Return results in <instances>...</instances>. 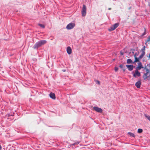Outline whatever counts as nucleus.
<instances>
[{"instance_id": "obj_1", "label": "nucleus", "mask_w": 150, "mask_h": 150, "mask_svg": "<svg viewBox=\"0 0 150 150\" xmlns=\"http://www.w3.org/2000/svg\"><path fill=\"white\" fill-rule=\"evenodd\" d=\"M145 69L146 70V73L143 76V77L144 79H146L148 77L150 76V71L147 68H145Z\"/></svg>"}, {"instance_id": "obj_2", "label": "nucleus", "mask_w": 150, "mask_h": 150, "mask_svg": "<svg viewBox=\"0 0 150 150\" xmlns=\"http://www.w3.org/2000/svg\"><path fill=\"white\" fill-rule=\"evenodd\" d=\"M119 26V24L118 23H116L112 25L108 29L109 31H112L115 30Z\"/></svg>"}, {"instance_id": "obj_3", "label": "nucleus", "mask_w": 150, "mask_h": 150, "mask_svg": "<svg viewBox=\"0 0 150 150\" xmlns=\"http://www.w3.org/2000/svg\"><path fill=\"white\" fill-rule=\"evenodd\" d=\"M119 26V24L118 23H116L112 25L108 29L109 31H112L115 30Z\"/></svg>"}, {"instance_id": "obj_4", "label": "nucleus", "mask_w": 150, "mask_h": 150, "mask_svg": "<svg viewBox=\"0 0 150 150\" xmlns=\"http://www.w3.org/2000/svg\"><path fill=\"white\" fill-rule=\"evenodd\" d=\"M86 8L85 5H83L82 10V16H85L86 14Z\"/></svg>"}, {"instance_id": "obj_5", "label": "nucleus", "mask_w": 150, "mask_h": 150, "mask_svg": "<svg viewBox=\"0 0 150 150\" xmlns=\"http://www.w3.org/2000/svg\"><path fill=\"white\" fill-rule=\"evenodd\" d=\"M75 26V24L73 23H71L68 24L66 26V28L68 30L72 29Z\"/></svg>"}, {"instance_id": "obj_6", "label": "nucleus", "mask_w": 150, "mask_h": 150, "mask_svg": "<svg viewBox=\"0 0 150 150\" xmlns=\"http://www.w3.org/2000/svg\"><path fill=\"white\" fill-rule=\"evenodd\" d=\"M133 76L134 77H136L137 76H140V74L138 70L136 69L135 71V73L133 74Z\"/></svg>"}, {"instance_id": "obj_7", "label": "nucleus", "mask_w": 150, "mask_h": 150, "mask_svg": "<svg viewBox=\"0 0 150 150\" xmlns=\"http://www.w3.org/2000/svg\"><path fill=\"white\" fill-rule=\"evenodd\" d=\"M93 109L95 111L99 112H102V110L101 108L97 107H94Z\"/></svg>"}, {"instance_id": "obj_8", "label": "nucleus", "mask_w": 150, "mask_h": 150, "mask_svg": "<svg viewBox=\"0 0 150 150\" xmlns=\"http://www.w3.org/2000/svg\"><path fill=\"white\" fill-rule=\"evenodd\" d=\"M40 44L38 42H37L34 45L33 48L34 49H38L39 47H41Z\"/></svg>"}, {"instance_id": "obj_9", "label": "nucleus", "mask_w": 150, "mask_h": 150, "mask_svg": "<svg viewBox=\"0 0 150 150\" xmlns=\"http://www.w3.org/2000/svg\"><path fill=\"white\" fill-rule=\"evenodd\" d=\"M143 68V67L142 66V63L141 62H139L138 63V66L137 67L136 69L140 70Z\"/></svg>"}, {"instance_id": "obj_10", "label": "nucleus", "mask_w": 150, "mask_h": 150, "mask_svg": "<svg viewBox=\"0 0 150 150\" xmlns=\"http://www.w3.org/2000/svg\"><path fill=\"white\" fill-rule=\"evenodd\" d=\"M126 66L128 68V69L130 71H132L133 70L134 67V66L133 65H127Z\"/></svg>"}, {"instance_id": "obj_11", "label": "nucleus", "mask_w": 150, "mask_h": 150, "mask_svg": "<svg viewBox=\"0 0 150 150\" xmlns=\"http://www.w3.org/2000/svg\"><path fill=\"white\" fill-rule=\"evenodd\" d=\"M141 83V81H138L136 83L135 85L137 87V88H139L140 87Z\"/></svg>"}, {"instance_id": "obj_12", "label": "nucleus", "mask_w": 150, "mask_h": 150, "mask_svg": "<svg viewBox=\"0 0 150 150\" xmlns=\"http://www.w3.org/2000/svg\"><path fill=\"white\" fill-rule=\"evenodd\" d=\"M41 46L45 44L47 42V41L45 40H41L38 41Z\"/></svg>"}, {"instance_id": "obj_13", "label": "nucleus", "mask_w": 150, "mask_h": 150, "mask_svg": "<svg viewBox=\"0 0 150 150\" xmlns=\"http://www.w3.org/2000/svg\"><path fill=\"white\" fill-rule=\"evenodd\" d=\"M50 97L53 99H55L56 98L55 94L54 93H51L50 94Z\"/></svg>"}, {"instance_id": "obj_14", "label": "nucleus", "mask_w": 150, "mask_h": 150, "mask_svg": "<svg viewBox=\"0 0 150 150\" xmlns=\"http://www.w3.org/2000/svg\"><path fill=\"white\" fill-rule=\"evenodd\" d=\"M67 53L70 54H71V49L70 47H68L67 48Z\"/></svg>"}, {"instance_id": "obj_15", "label": "nucleus", "mask_w": 150, "mask_h": 150, "mask_svg": "<svg viewBox=\"0 0 150 150\" xmlns=\"http://www.w3.org/2000/svg\"><path fill=\"white\" fill-rule=\"evenodd\" d=\"M134 58H135V60L134 61V62H133V63H134V62H138L139 61V58H137V57H136V54H135L134 55Z\"/></svg>"}, {"instance_id": "obj_16", "label": "nucleus", "mask_w": 150, "mask_h": 150, "mask_svg": "<svg viewBox=\"0 0 150 150\" xmlns=\"http://www.w3.org/2000/svg\"><path fill=\"white\" fill-rule=\"evenodd\" d=\"M127 64H131L133 63V62L132 61L131 59H128L127 60Z\"/></svg>"}, {"instance_id": "obj_17", "label": "nucleus", "mask_w": 150, "mask_h": 150, "mask_svg": "<svg viewBox=\"0 0 150 150\" xmlns=\"http://www.w3.org/2000/svg\"><path fill=\"white\" fill-rule=\"evenodd\" d=\"M145 54V53H144V52H142V54L140 55V56L139 57V59H142Z\"/></svg>"}, {"instance_id": "obj_18", "label": "nucleus", "mask_w": 150, "mask_h": 150, "mask_svg": "<svg viewBox=\"0 0 150 150\" xmlns=\"http://www.w3.org/2000/svg\"><path fill=\"white\" fill-rule=\"evenodd\" d=\"M128 134L130 135V136L131 137H135V136L134 134L131 132H129L128 133Z\"/></svg>"}, {"instance_id": "obj_19", "label": "nucleus", "mask_w": 150, "mask_h": 150, "mask_svg": "<svg viewBox=\"0 0 150 150\" xmlns=\"http://www.w3.org/2000/svg\"><path fill=\"white\" fill-rule=\"evenodd\" d=\"M143 130L141 129H138L137 132L138 133H140L142 132Z\"/></svg>"}, {"instance_id": "obj_20", "label": "nucleus", "mask_w": 150, "mask_h": 150, "mask_svg": "<svg viewBox=\"0 0 150 150\" xmlns=\"http://www.w3.org/2000/svg\"><path fill=\"white\" fill-rule=\"evenodd\" d=\"M145 46H144L142 48V49H141V51L142 52H145Z\"/></svg>"}, {"instance_id": "obj_21", "label": "nucleus", "mask_w": 150, "mask_h": 150, "mask_svg": "<svg viewBox=\"0 0 150 150\" xmlns=\"http://www.w3.org/2000/svg\"><path fill=\"white\" fill-rule=\"evenodd\" d=\"M145 117L149 120L150 121V116L149 115H147L146 114L144 115Z\"/></svg>"}, {"instance_id": "obj_22", "label": "nucleus", "mask_w": 150, "mask_h": 150, "mask_svg": "<svg viewBox=\"0 0 150 150\" xmlns=\"http://www.w3.org/2000/svg\"><path fill=\"white\" fill-rule=\"evenodd\" d=\"M38 25L42 28H45V25L43 24H39Z\"/></svg>"}, {"instance_id": "obj_23", "label": "nucleus", "mask_w": 150, "mask_h": 150, "mask_svg": "<svg viewBox=\"0 0 150 150\" xmlns=\"http://www.w3.org/2000/svg\"><path fill=\"white\" fill-rule=\"evenodd\" d=\"M118 68L117 67H115V71H117V70H118Z\"/></svg>"}, {"instance_id": "obj_24", "label": "nucleus", "mask_w": 150, "mask_h": 150, "mask_svg": "<svg viewBox=\"0 0 150 150\" xmlns=\"http://www.w3.org/2000/svg\"><path fill=\"white\" fill-rule=\"evenodd\" d=\"M123 65L122 64H121L120 65V67L121 68H123Z\"/></svg>"}, {"instance_id": "obj_25", "label": "nucleus", "mask_w": 150, "mask_h": 150, "mask_svg": "<svg viewBox=\"0 0 150 150\" xmlns=\"http://www.w3.org/2000/svg\"><path fill=\"white\" fill-rule=\"evenodd\" d=\"M150 41V37L147 40V42Z\"/></svg>"}, {"instance_id": "obj_26", "label": "nucleus", "mask_w": 150, "mask_h": 150, "mask_svg": "<svg viewBox=\"0 0 150 150\" xmlns=\"http://www.w3.org/2000/svg\"><path fill=\"white\" fill-rule=\"evenodd\" d=\"M96 82L97 83H98V84H100V82L98 81H96Z\"/></svg>"}, {"instance_id": "obj_27", "label": "nucleus", "mask_w": 150, "mask_h": 150, "mask_svg": "<svg viewBox=\"0 0 150 150\" xmlns=\"http://www.w3.org/2000/svg\"><path fill=\"white\" fill-rule=\"evenodd\" d=\"M2 149V147L0 145V150H1Z\"/></svg>"}, {"instance_id": "obj_28", "label": "nucleus", "mask_w": 150, "mask_h": 150, "mask_svg": "<svg viewBox=\"0 0 150 150\" xmlns=\"http://www.w3.org/2000/svg\"><path fill=\"white\" fill-rule=\"evenodd\" d=\"M149 58L150 59V54H149Z\"/></svg>"}, {"instance_id": "obj_29", "label": "nucleus", "mask_w": 150, "mask_h": 150, "mask_svg": "<svg viewBox=\"0 0 150 150\" xmlns=\"http://www.w3.org/2000/svg\"><path fill=\"white\" fill-rule=\"evenodd\" d=\"M121 53V54L122 55L123 54V53Z\"/></svg>"}, {"instance_id": "obj_30", "label": "nucleus", "mask_w": 150, "mask_h": 150, "mask_svg": "<svg viewBox=\"0 0 150 150\" xmlns=\"http://www.w3.org/2000/svg\"><path fill=\"white\" fill-rule=\"evenodd\" d=\"M111 9V8H108V9L109 10H110Z\"/></svg>"}, {"instance_id": "obj_31", "label": "nucleus", "mask_w": 150, "mask_h": 150, "mask_svg": "<svg viewBox=\"0 0 150 150\" xmlns=\"http://www.w3.org/2000/svg\"><path fill=\"white\" fill-rule=\"evenodd\" d=\"M123 71H125V69H123Z\"/></svg>"}]
</instances>
